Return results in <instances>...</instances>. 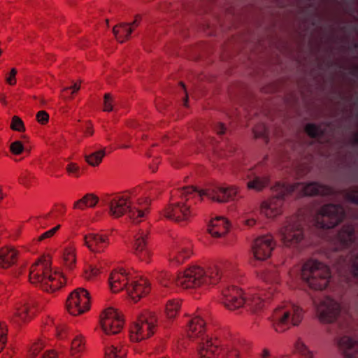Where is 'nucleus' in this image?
Segmentation results:
<instances>
[{
  "mask_svg": "<svg viewBox=\"0 0 358 358\" xmlns=\"http://www.w3.org/2000/svg\"><path fill=\"white\" fill-rule=\"evenodd\" d=\"M63 260L65 266L69 269H72L76 264V255L75 248L72 246H69L65 248L63 253Z\"/></svg>",
  "mask_w": 358,
  "mask_h": 358,
  "instance_id": "nucleus-30",
  "label": "nucleus"
},
{
  "mask_svg": "<svg viewBox=\"0 0 358 358\" xmlns=\"http://www.w3.org/2000/svg\"><path fill=\"white\" fill-rule=\"evenodd\" d=\"M33 315V312L27 303H24L16 308L15 315L12 321L17 324L25 322L30 320Z\"/></svg>",
  "mask_w": 358,
  "mask_h": 358,
  "instance_id": "nucleus-26",
  "label": "nucleus"
},
{
  "mask_svg": "<svg viewBox=\"0 0 358 358\" xmlns=\"http://www.w3.org/2000/svg\"><path fill=\"white\" fill-rule=\"evenodd\" d=\"M355 245L354 227L344 225L336 235L331 247L333 252L329 256L341 278L342 286L352 291H358V253L353 250Z\"/></svg>",
  "mask_w": 358,
  "mask_h": 358,
  "instance_id": "nucleus-1",
  "label": "nucleus"
},
{
  "mask_svg": "<svg viewBox=\"0 0 358 358\" xmlns=\"http://www.w3.org/2000/svg\"><path fill=\"white\" fill-rule=\"evenodd\" d=\"M71 90H72L71 94H73L79 90L80 85H78V83H74V85L73 86H71Z\"/></svg>",
  "mask_w": 358,
  "mask_h": 358,
  "instance_id": "nucleus-56",
  "label": "nucleus"
},
{
  "mask_svg": "<svg viewBox=\"0 0 358 358\" xmlns=\"http://www.w3.org/2000/svg\"><path fill=\"white\" fill-rule=\"evenodd\" d=\"M29 280L48 292H55L65 282L64 278L61 274L52 271L50 259L46 257L40 259L31 266Z\"/></svg>",
  "mask_w": 358,
  "mask_h": 358,
  "instance_id": "nucleus-9",
  "label": "nucleus"
},
{
  "mask_svg": "<svg viewBox=\"0 0 358 358\" xmlns=\"http://www.w3.org/2000/svg\"><path fill=\"white\" fill-rule=\"evenodd\" d=\"M305 131L311 138H320L324 135V131L321 127L309 123L305 127Z\"/></svg>",
  "mask_w": 358,
  "mask_h": 358,
  "instance_id": "nucleus-34",
  "label": "nucleus"
},
{
  "mask_svg": "<svg viewBox=\"0 0 358 358\" xmlns=\"http://www.w3.org/2000/svg\"><path fill=\"white\" fill-rule=\"evenodd\" d=\"M99 273V268L94 267L92 268L90 274H87V278H91L95 275H96Z\"/></svg>",
  "mask_w": 358,
  "mask_h": 358,
  "instance_id": "nucleus-52",
  "label": "nucleus"
},
{
  "mask_svg": "<svg viewBox=\"0 0 358 358\" xmlns=\"http://www.w3.org/2000/svg\"><path fill=\"white\" fill-rule=\"evenodd\" d=\"M85 133L86 135L91 136V135L93 134V130H92V129L90 126H88L86 128V130H85Z\"/></svg>",
  "mask_w": 358,
  "mask_h": 358,
  "instance_id": "nucleus-57",
  "label": "nucleus"
},
{
  "mask_svg": "<svg viewBox=\"0 0 358 358\" xmlns=\"http://www.w3.org/2000/svg\"><path fill=\"white\" fill-rule=\"evenodd\" d=\"M262 278L264 285L244 295L242 290L235 286L229 287L222 291V303L231 310H235L244 306L252 313L262 310L275 296L276 287L274 284L278 282V274L275 268L264 271Z\"/></svg>",
  "mask_w": 358,
  "mask_h": 358,
  "instance_id": "nucleus-2",
  "label": "nucleus"
},
{
  "mask_svg": "<svg viewBox=\"0 0 358 358\" xmlns=\"http://www.w3.org/2000/svg\"><path fill=\"white\" fill-rule=\"evenodd\" d=\"M10 128L14 131L20 132L25 131L24 122L18 116H13L12 117Z\"/></svg>",
  "mask_w": 358,
  "mask_h": 358,
  "instance_id": "nucleus-36",
  "label": "nucleus"
},
{
  "mask_svg": "<svg viewBox=\"0 0 358 358\" xmlns=\"http://www.w3.org/2000/svg\"><path fill=\"white\" fill-rule=\"evenodd\" d=\"M303 310L289 303L275 309L272 315L273 326L276 331L282 332L290 325L297 326L303 320Z\"/></svg>",
  "mask_w": 358,
  "mask_h": 358,
  "instance_id": "nucleus-12",
  "label": "nucleus"
},
{
  "mask_svg": "<svg viewBox=\"0 0 358 358\" xmlns=\"http://www.w3.org/2000/svg\"><path fill=\"white\" fill-rule=\"evenodd\" d=\"M140 19L141 17L139 15H136L134 20L132 22L128 24L131 28H133V27H138L140 23Z\"/></svg>",
  "mask_w": 358,
  "mask_h": 358,
  "instance_id": "nucleus-54",
  "label": "nucleus"
},
{
  "mask_svg": "<svg viewBox=\"0 0 358 358\" xmlns=\"http://www.w3.org/2000/svg\"><path fill=\"white\" fill-rule=\"evenodd\" d=\"M85 245L94 252H102L109 244L108 238L95 233H90L83 238Z\"/></svg>",
  "mask_w": 358,
  "mask_h": 358,
  "instance_id": "nucleus-21",
  "label": "nucleus"
},
{
  "mask_svg": "<svg viewBox=\"0 0 358 358\" xmlns=\"http://www.w3.org/2000/svg\"><path fill=\"white\" fill-rule=\"evenodd\" d=\"M180 304L178 301L169 300L166 305V313L169 318L174 317L180 310Z\"/></svg>",
  "mask_w": 358,
  "mask_h": 358,
  "instance_id": "nucleus-33",
  "label": "nucleus"
},
{
  "mask_svg": "<svg viewBox=\"0 0 358 358\" xmlns=\"http://www.w3.org/2000/svg\"><path fill=\"white\" fill-rule=\"evenodd\" d=\"M17 252L11 248L0 249V268H7L13 265L17 258Z\"/></svg>",
  "mask_w": 358,
  "mask_h": 358,
  "instance_id": "nucleus-25",
  "label": "nucleus"
},
{
  "mask_svg": "<svg viewBox=\"0 0 358 358\" xmlns=\"http://www.w3.org/2000/svg\"><path fill=\"white\" fill-rule=\"evenodd\" d=\"M345 217V209L341 204H327L322 207L316 217L317 227L331 229L343 221Z\"/></svg>",
  "mask_w": 358,
  "mask_h": 358,
  "instance_id": "nucleus-14",
  "label": "nucleus"
},
{
  "mask_svg": "<svg viewBox=\"0 0 358 358\" xmlns=\"http://www.w3.org/2000/svg\"><path fill=\"white\" fill-rule=\"evenodd\" d=\"M100 324L105 334L113 335L120 333L123 327V320L119 313L113 308L104 310L100 317Z\"/></svg>",
  "mask_w": 358,
  "mask_h": 358,
  "instance_id": "nucleus-17",
  "label": "nucleus"
},
{
  "mask_svg": "<svg viewBox=\"0 0 358 358\" xmlns=\"http://www.w3.org/2000/svg\"><path fill=\"white\" fill-rule=\"evenodd\" d=\"M17 74V70L13 68L11 69L9 75L6 77V80L8 84L14 85L16 83L15 76Z\"/></svg>",
  "mask_w": 358,
  "mask_h": 358,
  "instance_id": "nucleus-44",
  "label": "nucleus"
},
{
  "mask_svg": "<svg viewBox=\"0 0 358 358\" xmlns=\"http://www.w3.org/2000/svg\"><path fill=\"white\" fill-rule=\"evenodd\" d=\"M66 170L69 173H75L78 171L79 167L74 163H70L67 166Z\"/></svg>",
  "mask_w": 358,
  "mask_h": 358,
  "instance_id": "nucleus-49",
  "label": "nucleus"
},
{
  "mask_svg": "<svg viewBox=\"0 0 358 358\" xmlns=\"http://www.w3.org/2000/svg\"><path fill=\"white\" fill-rule=\"evenodd\" d=\"M133 31L128 23L122 22L115 26L113 29V32L120 43H123L129 38L130 34Z\"/></svg>",
  "mask_w": 358,
  "mask_h": 358,
  "instance_id": "nucleus-27",
  "label": "nucleus"
},
{
  "mask_svg": "<svg viewBox=\"0 0 358 358\" xmlns=\"http://www.w3.org/2000/svg\"><path fill=\"white\" fill-rule=\"evenodd\" d=\"M103 105H104V111H112L113 110V99L111 95L108 93L104 94L103 96Z\"/></svg>",
  "mask_w": 358,
  "mask_h": 358,
  "instance_id": "nucleus-39",
  "label": "nucleus"
},
{
  "mask_svg": "<svg viewBox=\"0 0 358 358\" xmlns=\"http://www.w3.org/2000/svg\"><path fill=\"white\" fill-rule=\"evenodd\" d=\"M252 252L257 260L268 259L274 248L273 238L271 235L263 236L255 239L252 244Z\"/></svg>",
  "mask_w": 358,
  "mask_h": 358,
  "instance_id": "nucleus-19",
  "label": "nucleus"
},
{
  "mask_svg": "<svg viewBox=\"0 0 358 358\" xmlns=\"http://www.w3.org/2000/svg\"><path fill=\"white\" fill-rule=\"evenodd\" d=\"M272 189L273 196L268 201H264L261 206L262 213L269 218L281 214L284 201L289 196L294 194L299 197L315 195L327 196L335 194L332 187L317 182H296L293 185L278 182Z\"/></svg>",
  "mask_w": 358,
  "mask_h": 358,
  "instance_id": "nucleus-6",
  "label": "nucleus"
},
{
  "mask_svg": "<svg viewBox=\"0 0 358 358\" xmlns=\"http://www.w3.org/2000/svg\"><path fill=\"white\" fill-rule=\"evenodd\" d=\"M352 141L355 144L358 145V132L355 133L352 137Z\"/></svg>",
  "mask_w": 358,
  "mask_h": 358,
  "instance_id": "nucleus-58",
  "label": "nucleus"
},
{
  "mask_svg": "<svg viewBox=\"0 0 358 358\" xmlns=\"http://www.w3.org/2000/svg\"><path fill=\"white\" fill-rule=\"evenodd\" d=\"M7 329L3 323H0V352L3 349L6 342Z\"/></svg>",
  "mask_w": 358,
  "mask_h": 358,
  "instance_id": "nucleus-40",
  "label": "nucleus"
},
{
  "mask_svg": "<svg viewBox=\"0 0 358 358\" xmlns=\"http://www.w3.org/2000/svg\"><path fill=\"white\" fill-rule=\"evenodd\" d=\"M127 355V349L123 346L110 345L106 346L105 358H124Z\"/></svg>",
  "mask_w": 358,
  "mask_h": 358,
  "instance_id": "nucleus-29",
  "label": "nucleus"
},
{
  "mask_svg": "<svg viewBox=\"0 0 358 358\" xmlns=\"http://www.w3.org/2000/svg\"><path fill=\"white\" fill-rule=\"evenodd\" d=\"M192 254L190 242L188 240H180L176 242L169 255V260L176 264H180L188 259Z\"/></svg>",
  "mask_w": 358,
  "mask_h": 358,
  "instance_id": "nucleus-20",
  "label": "nucleus"
},
{
  "mask_svg": "<svg viewBox=\"0 0 358 358\" xmlns=\"http://www.w3.org/2000/svg\"><path fill=\"white\" fill-rule=\"evenodd\" d=\"M215 130L218 134H223L225 132L226 127L222 123L217 122L215 126Z\"/></svg>",
  "mask_w": 358,
  "mask_h": 358,
  "instance_id": "nucleus-48",
  "label": "nucleus"
},
{
  "mask_svg": "<svg viewBox=\"0 0 358 358\" xmlns=\"http://www.w3.org/2000/svg\"><path fill=\"white\" fill-rule=\"evenodd\" d=\"M345 196L347 200L358 205V187H353L345 192Z\"/></svg>",
  "mask_w": 358,
  "mask_h": 358,
  "instance_id": "nucleus-37",
  "label": "nucleus"
},
{
  "mask_svg": "<svg viewBox=\"0 0 358 358\" xmlns=\"http://www.w3.org/2000/svg\"><path fill=\"white\" fill-rule=\"evenodd\" d=\"M205 324L200 315L195 316L189 321L187 336L196 343L199 358H240L245 351V347L234 343L222 348L217 338H209L204 334Z\"/></svg>",
  "mask_w": 358,
  "mask_h": 358,
  "instance_id": "nucleus-5",
  "label": "nucleus"
},
{
  "mask_svg": "<svg viewBox=\"0 0 358 358\" xmlns=\"http://www.w3.org/2000/svg\"><path fill=\"white\" fill-rule=\"evenodd\" d=\"M234 268L235 266L231 262H225L222 268L213 266L207 270L199 266H193L177 276L162 272L157 278L161 285L166 287L176 285L183 289H206L209 285L217 283L222 275H228Z\"/></svg>",
  "mask_w": 358,
  "mask_h": 358,
  "instance_id": "nucleus-3",
  "label": "nucleus"
},
{
  "mask_svg": "<svg viewBox=\"0 0 358 358\" xmlns=\"http://www.w3.org/2000/svg\"><path fill=\"white\" fill-rule=\"evenodd\" d=\"M337 344L347 358H358V341L352 337L344 335L337 339Z\"/></svg>",
  "mask_w": 358,
  "mask_h": 358,
  "instance_id": "nucleus-22",
  "label": "nucleus"
},
{
  "mask_svg": "<svg viewBox=\"0 0 358 358\" xmlns=\"http://www.w3.org/2000/svg\"><path fill=\"white\" fill-rule=\"evenodd\" d=\"M84 348V343L80 336H76L72 341L71 345V355L72 358H78L76 354L81 352Z\"/></svg>",
  "mask_w": 358,
  "mask_h": 358,
  "instance_id": "nucleus-32",
  "label": "nucleus"
},
{
  "mask_svg": "<svg viewBox=\"0 0 358 358\" xmlns=\"http://www.w3.org/2000/svg\"><path fill=\"white\" fill-rule=\"evenodd\" d=\"M156 322L157 317L151 312L145 311L138 315L130 330L131 340L138 342L150 337L154 333Z\"/></svg>",
  "mask_w": 358,
  "mask_h": 358,
  "instance_id": "nucleus-15",
  "label": "nucleus"
},
{
  "mask_svg": "<svg viewBox=\"0 0 358 358\" xmlns=\"http://www.w3.org/2000/svg\"><path fill=\"white\" fill-rule=\"evenodd\" d=\"M0 101H1L3 104H6V100H5V97H4V96L1 97Z\"/></svg>",
  "mask_w": 358,
  "mask_h": 358,
  "instance_id": "nucleus-60",
  "label": "nucleus"
},
{
  "mask_svg": "<svg viewBox=\"0 0 358 358\" xmlns=\"http://www.w3.org/2000/svg\"><path fill=\"white\" fill-rule=\"evenodd\" d=\"M148 231L139 229L134 236L133 252L142 262L148 263L150 257V249L148 241Z\"/></svg>",
  "mask_w": 358,
  "mask_h": 358,
  "instance_id": "nucleus-18",
  "label": "nucleus"
},
{
  "mask_svg": "<svg viewBox=\"0 0 358 358\" xmlns=\"http://www.w3.org/2000/svg\"><path fill=\"white\" fill-rule=\"evenodd\" d=\"M110 289L118 292L125 289L129 296L134 302L148 294L150 284L143 278H134L129 272L124 268L113 271L108 279Z\"/></svg>",
  "mask_w": 358,
  "mask_h": 358,
  "instance_id": "nucleus-8",
  "label": "nucleus"
},
{
  "mask_svg": "<svg viewBox=\"0 0 358 358\" xmlns=\"http://www.w3.org/2000/svg\"><path fill=\"white\" fill-rule=\"evenodd\" d=\"M43 348V344L41 343H34L29 350V356L30 358H34L38 353Z\"/></svg>",
  "mask_w": 358,
  "mask_h": 358,
  "instance_id": "nucleus-41",
  "label": "nucleus"
},
{
  "mask_svg": "<svg viewBox=\"0 0 358 358\" xmlns=\"http://www.w3.org/2000/svg\"><path fill=\"white\" fill-rule=\"evenodd\" d=\"M10 151L13 155H20L24 151V145L21 141H15L10 145Z\"/></svg>",
  "mask_w": 358,
  "mask_h": 358,
  "instance_id": "nucleus-38",
  "label": "nucleus"
},
{
  "mask_svg": "<svg viewBox=\"0 0 358 358\" xmlns=\"http://www.w3.org/2000/svg\"><path fill=\"white\" fill-rule=\"evenodd\" d=\"M55 331L57 332V336L63 339L65 337L66 331V327L64 324H60L59 326L55 327Z\"/></svg>",
  "mask_w": 358,
  "mask_h": 358,
  "instance_id": "nucleus-45",
  "label": "nucleus"
},
{
  "mask_svg": "<svg viewBox=\"0 0 358 358\" xmlns=\"http://www.w3.org/2000/svg\"><path fill=\"white\" fill-rule=\"evenodd\" d=\"M280 236L285 246L298 248L304 239L301 216L296 215L287 217L280 229Z\"/></svg>",
  "mask_w": 358,
  "mask_h": 358,
  "instance_id": "nucleus-13",
  "label": "nucleus"
},
{
  "mask_svg": "<svg viewBox=\"0 0 358 358\" xmlns=\"http://www.w3.org/2000/svg\"><path fill=\"white\" fill-rule=\"evenodd\" d=\"M229 227L228 221L222 217L212 220L208 226V231L212 236L220 238L225 235Z\"/></svg>",
  "mask_w": 358,
  "mask_h": 358,
  "instance_id": "nucleus-23",
  "label": "nucleus"
},
{
  "mask_svg": "<svg viewBox=\"0 0 358 358\" xmlns=\"http://www.w3.org/2000/svg\"><path fill=\"white\" fill-rule=\"evenodd\" d=\"M135 195L136 190L133 189L123 194L106 195L102 201L109 207V214L112 217L118 218L126 214L133 222L138 223L145 215L149 200L147 198L138 199V206L136 207L132 205L131 201Z\"/></svg>",
  "mask_w": 358,
  "mask_h": 358,
  "instance_id": "nucleus-7",
  "label": "nucleus"
},
{
  "mask_svg": "<svg viewBox=\"0 0 358 358\" xmlns=\"http://www.w3.org/2000/svg\"><path fill=\"white\" fill-rule=\"evenodd\" d=\"M353 48H354L355 49L358 48V43H355L353 44Z\"/></svg>",
  "mask_w": 358,
  "mask_h": 358,
  "instance_id": "nucleus-61",
  "label": "nucleus"
},
{
  "mask_svg": "<svg viewBox=\"0 0 358 358\" xmlns=\"http://www.w3.org/2000/svg\"><path fill=\"white\" fill-rule=\"evenodd\" d=\"M245 176L247 178L249 179V181L247 183V187L250 189L261 191L269 183V178L268 176H257L251 170H248L245 173Z\"/></svg>",
  "mask_w": 358,
  "mask_h": 358,
  "instance_id": "nucleus-24",
  "label": "nucleus"
},
{
  "mask_svg": "<svg viewBox=\"0 0 358 358\" xmlns=\"http://www.w3.org/2000/svg\"><path fill=\"white\" fill-rule=\"evenodd\" d=\"M50 216V213L45 214L43 216L36 217L35 220L37 221V224L42 228H45L47 224L45 222V220H47Z\"/></svg>",
  "mask_w": 358,
  "mask_h": 358,
  "instance_id": "nucleus-46",
  "label": "nucleus"
},
{
  "mask_svg": "<svg viewBox=\"0 0 358 358\" xmlns=\"http://www.w3.org/2000/svg\"><path fill=\"white\" fill-rule=\"evenodd\" d=\"M99 200V198L94 194H87L74 203L73 208L83 210L85 207L94 208Z\"/></svg>",
  "mask_w": 358,
  "mask_h": 358,
  "instance_id": "nucleus-28",
  "label": "nucleus"
},
{
  "mask_svg": "<svg viewBox=\"0 0 358 358\" xmlns=\"http://www.w3.org/2000/svg\"><path fill=\"white\" fill-rule=\"evenodd\" d=\"M355 71L358 72V64L355 67Z\"/></svg>",
  "mask_w": 358,
  "mask_h": 358,
  "instance_id": "nucleus-64",
  "label": "nucleus"
},
{
  "mask_svg": "<svg viewBox=\"0 0 358 358\" xmlns=\"http://www.w3.org/2000/svg\"><path fill=\"white\" fill-rule=\"evenodd\" d=\"M265 131H266V129H265L264 126L263 127V131H261V132H257L255 130H254V133H255V137L256 138H259V137L264 136Z\"/></svg>",
  "mask_w": 358,
  "mask_h": 358,
  "instance_id": "nucleus-55",
  "label": "nucleus"
},
{
  "mask_svg": "<svg viewBox=\"0 0 358 358\" xmlns=\"http://www.w3.org/2000/svg\"><path fill=\"white\" fill-rule=\"evenodd\" d=\"M20 182H21V183H22V184H24V185H25V184H26V183H25V180H24V178H20Z\"/></svg>",
  "mask_w": 358,
  "mask_h": 358,
  "instance_id": "nucleus-62",
  "label": "nucleus"
},
{
  "mask_svg": "<svg viewBox=\"0 0 358 358\" xmlns=\"http://www.w3.org/2000/svg\"><path fill=\"white\" fill-rule=\"evenodd\" d=\"M89 292L83 288H78L71 293L66 301V308L70 314L78 315L90 308Z\"/></svg>",
  "mask_w": 358,
  "mask_h": 358,
  "instance_id": "nucleus-16",
  "label": "nucleus"
},
{
  "mask_svg": "<svg viewBox=\"0 0 358 358\" xmlns=\"http://www.w3.org/2000/svg\"><path fill=\"white\" fill-rule=\"evenodd\" d=\"M3 197H4V194L2 192L1 189H0V201H1L3 199Z\"/></svg>",
  "mask_w": 358,
  "mask_h": 358,
  "instance_id": "nucleus-59",
  "label": "nucleus"
},
{
  "mask_svg": "<svg viewBox=\"0 0 358 358\" xmlns=\"http://www.w3.org/2000/svg\"><path fill=\"white\" fill-rule=\"evenodd\" d=\"M59 227L60 225H57L55 227L44 232L38 238V241H41L45 238L52 237L55 234V232L59 229Z\"/></svg>",
  "mask_w": 358,
  "mask_h": 358,
  "instance_id": "nucleus-43",
  "label": "nucleus"
},
{
  "mask_svg": "<svg viewBox=\"0 0 358 358\" xmlns=\"http://www.w3.org/2000/svg\"><path fill=\"white\" fill-rule=\"evenodd\" d=\"M41 358H57V357L54 351H48L45 352Z\"/></svg>",
  "mask_w": 358,
  "mask_h": 358,
  "instance_id": "nucleus-53",
  "label": "nucleus"
},
{
  "mask_svg": "<svg viewBox=\"0 0 358 358\" xmlns=\"http://www.w3.org/2000/svg\"><path fill=\"white\" fill-rule=\"evenodd\" d=\"M319 320L322 322H337L339 333H350L352 331L351 316L341 304L330 297L324 298L320 303L314 301Z\"/></svg>",
  "mask_w": 358,
  "mask_h": 358,
  "instance_id": "nucleus-10",
  "label": "nucleus"
},
{
  "mask_svg": "<svg viewBox=\"0 0 358 358\" xmlns=\"http://www.w3.org/2000/svg\"><path fill=\"white\" fill-rule=\"evenodd\" d=\"M36 120L40 124H45L49 120V115L45 110H40L36 114Z\"/></svg>",
  "mask_w": 358,
  "mask_h": 358,
  "instance_id": "nucleus-42",
  "label": "nucleus"
},
{
  "mask_svg": "<svg viewBox=\"0 0 358 358\" xmlns=\"http://www.w3.org/2000/svg\"><path fill=\"white\" fill-rule=\"evenodd\" d=\"M184 101H185V105L186 106L187 105V95L185 96Z\"/></svg>",
  "mask_w": 358,
  "mask_h": 358,
  "instance_id": "nucleus-63",
  "label": "nucleus"
},
{
  "mask_svg": "<svg viewBox=\"0 0 358 358\" xmlns=\"http://www.w3.org/2000/svg\"><path fill=\"white\" fill-rule=\"evenodd\" d=\"M71 87H64L63 90H62V96L64 98V99H68V98H71V95L72 94H71Z\"/></svg>",
  "mask_w": 358,
  "mask_h": 358,
  "instance_id": "nucleus-51",
  "label": "nucleus"
},
{
  "mask_svg": "<svg viewBox=\"0 0 358 358\" xmlns=\"http://www.w3.org/2000/svg\"><path fill=\"white\" fill-rule=\"evenodd\" d=\"M296 352L300 354L302 358H313V352L308 350L302 341L299 340L295 344Z\"/></svg>",
  "mask_w": 358,
  "mask_h": 358,
  "instance_id": "nucleus-35",
  "label": "nucleus"
},
{
  "mask_svg": "<svg viewBox=\"0 0 358 358\" xmlns=\"http://www.w3.org/2000/svg\"><path fill=\"white\" fill-rule=\"evenodd\" d=\"M243 222H244L245 224L248 227H252L255 224L256 220L254 218H250L247 216V213H245L243 216Z\"/></svg>",
  "mask_w": 358,
  "mask_h": 358,
  "instance_id": "nucleus-47",
  "label": "nucleus"
},
{
  "mask_svg": "<svg viewBox=\"0 0 358 358\" xmlns=\"http://www.w3.org/2000/svg\"><path fill=\"white\" fill-rule=\"evenodd\" d=\"M259 357L261 358H276L275 357H272L271 352L267 348H263L262 352L259 354Z\"/></svg>",
  "mask_w": 358,
  "mask_h": 358,
  "instance_id": "nucleus-50",
  "label": "nucleus"
},
{
  "mask_svg": "<svg viewBox=\"0 0 358 358\" xmlns=\"http://www.w3.org/2000/svg\"><path fill=\"white\" fill-rule=\"evenodd\" d=\"M105 149L93 152L89 155H85L86 162L91 166H95L99 165L102 161L103 157L105 155Z\"/></svg>",
  "mask_w": 358,
  "mask_h": 358,
  "instance_id": "nucleus-31",
  "label": "nucleus"
},
{
  "mask_svg": "<svg viewBox=\"0 0 358 358\" xmlns=\"http://www.w3.org/2000/svg\"><path fill=\"white\" fill-rule=\"evenodd\" d=\"M301 277L310 288L323 290L329 285L331 274L326 264L315 259H309L302 266Z\"/></svg>",
  "mask_w": 358,
  "mask_h": 358,
  "instance_id": "nucleus-11",
  "label": "nucleus"
},
{
  "mask_svg": "<svg viewBox=\"0 0 358 358\" xmlns=\"http://www.w3.org/2000/svg\"><path fill=\"white\" fill-rule=\"evenodd\" d=\"M181 201L169 205L164 211L168 219L178 223L186 222L193 215L189 201L194 197L200 198L206 196L209 199L222 203L233 200L238 194V189L234 186L222 187L216 185L206 190H198L193 187H185L178 190Z\"/></svg>",
  "mask_w": 358,
  "mask_h": 358,
  "instance_id": "nucleus-4",
  "label": "nucleus"
}]
</instances>
